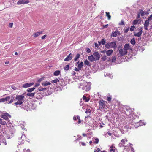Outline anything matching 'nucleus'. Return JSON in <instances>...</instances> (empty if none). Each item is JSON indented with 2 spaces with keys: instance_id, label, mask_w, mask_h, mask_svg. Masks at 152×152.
Instances as JSON below:
<instances>
[{
  "instance_id": "f257e3e1",
  "label": "nucleus",
  "mask_w": 152,
  "mask_h": 152,
  "mask_svg": "<svg viewBox=\"0 0 152 152\" xmlns=\"http://www.w3.org/2000/svg\"><path fill=\"white\" fill-rule=\"evenodd\" d=\"M121 144L125 147L123 150V152H131L132 151L131 147L129 146V143L128 142V140L126 138L122 139L121 140Z\"/></svg>"
},
{
  "instance_id": "338daca9",
  "label": "nucleus",
  "mask_w": 152,
  "mask_h": 152,
  "mask_svg": "<svg viewBox=\"0 0 152 152\" xmlns=\"http://www.w3.org/2000/svg\"><path fill=\"white\" fill-rule=\"evenodd\" d=\"M73 119L74 120H76L77 119V117H75V116H74L73 117Z\"/></svg>"
},
{
  "instance_id": "680f3d73",
  "label": "nucleus",
  "mask_w": 152,
  "mask_h": 152,
  "mask_svg": "<svg viewBox=\"0 0 152 152\" xmlns=\"http://www.w3.org/2000/svg\"><path fill=\"white\" fill-rule=\"evenodd\" d=\"M12 89H13L14 90H16L17 89V88H16V87H15V86H12Z\"/></svg>"
},
{
  "instance_id": "39448f33",
  "label": "nucleus",
  "mask_w": 152,
  "mask_h": 152,
  "mask_svg": "<svg viewBox=\"0 0 152 152\" xmlns=\"http://www.w3.org/2000/svg\"><path fill=\"white\" fill-rule=\"evenodd\" d=\"M105 102L103 100H101L99 101V107L100 109H104L106 106Z\"/></svg>"
},
{
  "instance_id": "09e8293b",
  "label": "nucleus",
  "mask_w": 152,
  "mask_h": 152,
  "mask_svg": "<svg viewBox=\"0 0 152 152\" xmlns=\"http://www.w3.org/2000/svg\"><path fill=\"white\" fill-rule=\"evenodd\" d=\"M99 139L97 138H96L95 139V141L94 142V143L96 144H97L99 142Z\"/></svg>"
},
{
  "instance_id": "13d9d810",
  "label": "nucleus",
  "mask_w": 152,
  "mask_h": 152,
  "mask_svg": "<svg viewBox=\"0 0 152 152\" xmlns=\"http://www.w3.org/2000/svg\"><path fill=\"white\" fill-rule=\"evenodd\" d=\"M95 46L97 48L99 47L97 43H95Z\"/></svg>"
},
{
  "instance_id": "cd10ccee",
  "label": "nucleus",
  "mask_w": 152,
  "mask_h": 152,
  "mask_svg": "<svg viewBox=\"0 0 152 152\" xmlns=\"http://www.w3.org/2000/svg\"><path fill=\"white\" fill-rule=\"evenodd\" d=\"M50 84H51L50 83L47 81L44 82L42 83V85L43 86H47Z\"/></svg>"
},
{
  "instance_id": "2f4dec72",
  "label": "nucleus",
  "mask_w": 152,
  "mask_h": 152,
  "mask_svg": "<svg viewBox=\"0 0 152 152\" xmlns=\"http://www.w3.org/2000/svg\"><path fill=\"white\" fill-rule=\"evenodd\" d=\"M69 65H67L64 67V69L65 70H68L69 69Z\"/></svg>"
},
{
  "instance_id": "9d476101",
  "label": "nucleus",
  "mask_w": 152,
  "mask_h": 152,
  "mask_svg": "<svg viewBox=\"0 0 152 152\" xmlns=\"http://www.w3.org/2000/svg\"><path fill=\"white\" fill-rule=\"evenodd\" d=\"M72 58V55L71 53H70L64 59V61H68L71 60Z\"/></svg>"
},
{
  "instance_id": "0e129e2a",
  "label": "nucleus",
  "mask_w": 152,
  "mask_h": 152,
  "mask_svg": "<svg viewBox=\"0 0 152 152\" xmlns=\"http://www.w3.org/2000/svg\"><path fill=\"white\" fill-rule=\"evenodd\" d=\"M76 72H74V71H73V73H72V75H75V74H76Z\"/></svg>"
},
{
  "instance_id": "4d7b16f0",
  "label": "nucleus",
  "mask_w": 152,
  "mask_h": 152,
  "mask_svg": "<svg viewBox=\"0 0 152 152\" xmlns=\"http://www.w3.org/2000/svg\"><path fill=\"white\" fill-rule=\"evenodd\" d=\"M140 15H141L138 12V14H137V19H140Z\"/></svg>"
},
{
  "instance_id": "dca6fc26",
  "label": "nucleus",
  "mask_w": 152,
  "mask_h": 152,
  "mask_svg": "<svg viewBox=\"0 0 152 152\" xmlns=\"http://www.w3.org/2000/svg\"><path fill=\"white\" fill-rule=\"evenodd\" d=\"M42 32H43L42 31H40L35 32L33 34V35L34 37H36L42 34Z\"/></svg>"
},
{
  "instance_id": "f3484780",
  "label": "nucleus",
  "mask_w": 152,
  "mask_h": 152,
  "mask_svg": "<svg viewBox=\"0 0 152 152\" xmlns=\"http://www.w3.org/2000/svg\"><path fill=\"white\" fill-rule=\"evenodd\" d=\"M112 99V96L110 95L109 94L107 95V100L109 103H110Z\"/></svg>"
},
{
  "instance_id": "c85d7f7f",
  "label": "nucleus",
  "mask_w": 152,
  "mask_h": 152,
  "mask_svg": "<svg viewBox=\"0 0 152 152\" xmlns=\"http://www.w3.org/2000/svg\"><path fill=\"white\" fill-rule=\"evenodd\" d=\"M84 64L85 65H87L88 66H91V64L87 60L85 61Z\"/></svg>"
},
{
  "instance_id": "a211bd4d",
  "label": "nucleus",
  "mask_w": 152,
  "mask_h": 152,
  "mask_svg": "<svg viewBox=\"0 0 152 152\" xmlns=\"http://www.w3.org/2000/svg\"><path fill=\"white\" fill-rule=\"evenodd\" d=\"M116 149L115 148V147L114 146V145H112L110 147V152H115Z\"/></svg>"
},
{
  "instance_id": "393cba45",
  "label": "nucleus",
  "mask_w": 152,
  "mask_h": 152,
  "mask_svg": "<svg viewBox=\"0 0 152 152\" xmlns=\"http://www.w3.org/2000/svg\"><path fill=\"white\" fill-rule=\"evenodd\" d=\"M60 73L61 71L60 70H56L54 72L53 75L55 76H58L60 74Z\"/></svg>"
},
{
  "instance_id": "4468645a",
  "label": "nucleus",
  "mask_w": 152,
  "mask_h": 152,
  "mask_svg": "<svg viewBox=\"0 0 152 152\" xmlns=\"http://www.w3.org/2000/svg\"><path fill=\"white\" fill-rule=\"evenodd\" d=\"M110 45L111 48H115L116 47V42H112L110 43H109Z\"/></svg>"
},
{
  "instance_id": "c756f323",
  "label": "nucleus",
  "mask_w": 152,
  "mask_h": 152,
  "mask_svg": "<svg viewBox=\"0 0 152 152\" xmlns=\"http://www.w3.org/2000/svg\"><path fill=\"white\" fill-rule=\"evenodd\" d=\"M83 100L85 101V102H88L89 100V99L87 98L86 96L84 95L83 97Z\"/></svg>"
},
{
  "instance_id": "69168bd1",
  "label": "nucleus",
  "mask_w": 152,
  "mask_h": 152,
  "mask_svg": "<svg viewBox=\"0 0 152 152\" xmlns=\"http://www.w3.org/2000/svg\"><path fill=\"white\" fill-rule=\"evenodd\" d=\"M107 134H108L109 135V136H111V135H112V133H110V132H107Z\"/></svg>"
},
{
  "instance_id": "7c9ffc66",
  "label": "nucleus",
  "mask_w": 152,
  "mask_h": 152,
  "mask_svg": "<svg viewBox=\"0 0 152 152\" xmlns=\"http://www.w3.org/2000/svg\"><path fill=\"white\" fill-rule=\"evenodd\" d=\"M83 63L82 62H81L80 64H78L77 67L80 69V70H81V68L83 67Z\"/></svg>"
},
{
  "instance_id": "49530a36",
  "label": "nucleus",
  "mask_w": 152,
  "mask_h": 152,
  "mask_svg": "<svg viewBox=\"0 0 152 152\" xmlns=\"http://www.w3.org/2000/svg\"><path fill=\"white\" fill-rule=\"evenodd\" d=\"M77 118L78 120V123L80 124L81 123V120H80V118L79 116H77Z\"/></svg>"
},
{
  "instance_id": "ddd939ff",
  "label": "nucleus",
  "mask_w": 152,
  "mask_h": 152,
  "mask_svg": "<svg viewBox=\"0 0 152 152\" xmlns=\"http://www.w3.org/2000/svg\"><path fill=\"white\" fill-rule=\"evenodd\" d=\"M149 25V20H147L145 22L144 24V27L145 29L146 30H148V27Z\"/></svg>"
},
{
  "instance_id": "f03ea898",
  "label": "nucleus",
  "mask_w": 152,
  "mask_h": 152,
  "mask_svg": "<svg viewBox=\"0 0 152 152\" xmlns=\"http://www.w3.org/2000/svg\"><path fill=\"white\" fill-rule=\"evenodd\" d=\"M79 88H82L83 90H85L86 91H88L90 89V85L88 83L85 81L84 80L80 83Z\"/></svg>"
},
{
  "instance_id": "bf43d9fd",
  "label": "nucleus",
  "mask_w": 152,
  "mask_h": 152,
  "mask_svg": "<svg viewBox=\"0 0 152 152\" xmlns=\"http://www.w3.org/2000/svg\"><path fill=\"white\" fill-rule=\"evenodd\" d=\"M81 143L82 145L83 146H85L86 145V144L84 142H81Z\"/></svg>"
},
{
  "instance_id": "a18cd8bd",
  "label": "nucleus",
  "mask_w": 152,
  "mask_h": 152,
  "mask_svg": "<svg viewBox=\"0 0 152 152\" xmlns=\"http://www.w3.org/2000/svg\"><path fill=\"white\" fill-rule=\"evenodd\" d=\"M107 59V57L106 56H103L101 58V59L103 61H105Z\"/></svg>"
},
{
  "instance_id": "b1692460",
  "label": "nucleus",
  "mask_w": 152,
  "mask_h": 152,
  "mask_svg": "<svg viewBox=\"0 0 152 152\" xmlns=\"http://www.w3.org/2000/svg\"><path fill=\"white\" fill-rule=\"evenodd\" d=\"M46 90V88H38L37 90V92H40V93H42L41 91H44Z\"/></svg>"
},
{
  "instance_id": "58836bf2",
  "label": "nucleus",
  "mask_w": 152,
  "mask_h": 152,
  "mask_svg": "<svg viewBox=\"0 0 152 152\" xmlns=\"http://www.w3.org/2000/svg\"><path fill=\"white\" fill-rule=\"evenodd\" d=\"M5 102L6 103V99L5 98H1L0 99V103Z\"/></svg>"
},
{
  "instance_id": "e2e57ef3",
  "label": "nucleus",
  "mask_w": 152,
  "mask_h": 152,
  "mask_svg": "<svg viewBox=\"0 0 152 152\" xmlns=\"http://www.w3.org/2000/svg\"><path fill=\"white\" fill-rule=\"evenodd\" d=\"M108 26V24H107V25H103V27H104V28H106L107 27V26Z\"/></svg>"
},
{
  "instance_id": "7ed1b4c3",
  "label": "nucleus",
  "mask_w": 152,
  "mask_h": 152,
  "mask_svg": "<svg viewBox=\"0 0 152 152\" xmlns=\"http://www.w3.org/2000/svg\"><path fill=\"white\" fill-rule=\"evenodd\" d=\"M24 98V96L23 95H16L15 99L18 101L15 103V104H21L23 103V100Z\"/></svg>"
},
{
  "instance_id": "603ef678",
  "label": "nucleus",
  "mask_w": 152,
  "mask_h": 152,
  "mask_svg": "<svg viewBox=\"0 0 152 152\" xmlns=\"http://www.w3.org/2000/svg\"><path fill=\"white\" fill-rule=\"evenodd\" d=\"M74 70L76 71H78L80 70L78 68H77V67H75L74 69Z\"/></svg>"
},
{
  "instance_id": "6e6d98bb",
  "label": "nucleus",
  "mask_w": 152,
  "mask_h": 152,
  "mask_svg": "<svg viewBox=\"0 0 152 152\" xmlns=\"http://www.w3.org/2000/svg\"><path fill=\"white\" fill-rule=\"evenodd\" d=\"M13 25V23H10L9 24V26L10 28H12V27Z\"/></svg>"
},
{
  "instance_id": "72a5a7b5",
  "label": "nucleus",
  "mask_w": 152,
  "mask_h": 152,
  "mask_svg": "<svg viewBox=\"0 0 152 152\" xmlns=\"http://www.w3.org/2000/svg\"><path fill=\"white\" fill-rule=\"evenodd\" d=\"M35 88L34 87H33L31 88H28L27 89V91L29 92H31L32 91H33Z\"/></svg>"
},
{
  "instance_id": "052dcab7",
  "label": "nucleus",
  "mask_w": 152,
  "mask_h": 152,
  "mask_svg": "<svg viewBox=\"0 0 152 152\" xmlns=\"http://www.w3.org/2000/svg\"><path fill=\"white\" fill-rule=\"evenodd\" d=\"M87 52L88 53H89L90 52H91V50H90V49H89V48H88L87 50Z\"/></svg>"
},
{
  "instance_id": "f8f14e48",
  "label": "nucleus",
  "mask_w": 152,
  "mask_h": 152,
  "mask_svg": "<svg viewBox=\"0 0 152 152\" xmlns=\"http://www.w3.org/2000/svg\"><path fill=\"white\" fill-rule=\"evenodd\" d=\"M130 48L129 44H126L125 45L123 49L127 53V50H129Z\"/></svg>"
},
{
  "instance_id": "8fccbe9b",
  "label": "nucleus",
  "mask_w": 152,
  "mask_h": 152,
  "mask_svg": "<svg viewBox=\"0 0 152 152\" xmlns=\"http://www.w3.org/2000/svg\"><path fill=\"white\" fill-rule=\"evenodd\" d=\"M119 25H124V22L123 20H121V22L120 23Z\"/></svg>"
},
{
  "instance_id": "412c9836",
  "label": "nucleus",
  "mask_w": 152,
  "mask_h": 152,
  "mask_svg": "<svg viewBox=\"0 0 152 152\" xmlns=\"http://www.w3.org/2000/svg\"><path fill=\"white\" fill-rule=\"evenodd\" d=\"M88 59L91 62H93L94 61H95L93 55L88 56Z\"/></svg>"
},
{
  "instance_id": "e433bc0d",
  "label": "nucleus",
  "mask_w": 152,
  "mask_h": 152,
  "mask_svg": "<svg viewBox=\"0 0 152 152\" xmlns=\"http://www.w3.org/2000/svg\"><path fill=\"white\" fill-rule=\"evenodd\" d=\"M59 82V80L58 78H56L54 80H53L52 81V82L53 83H56L57 82Z\"/></svg>"
},
{
  "instance_id": "c03bdc74",
  "label": "nucleus",
  "mask_w": 152,
  "mask_h": 152,
  "mask_svg": "<svg viewBox=\"0 0 152 152\" xmlns=\"http://www.w3.org/2000/svg\"><path fill=\"white\" fill-rule=\"evenodd\" d=\"M138 20H134L133 21V25H136L138 23Z\"/></svg>"
},
{
  "instance_id": "473e14b6",
  "label": "nucleus",
  "mask_w": 152,
  "mask_h": 152,
  "mask_svg": "<svg viewBox=\"0 0 152 152\" xmlns=\"http://www.w3.org/2000/svg\"><path fill=\"white\" fill-rule=\"evenodd\" d=\"M131 43L133 45H134L136 43V42L135 40V39L134 38H132L130 41Z\"/></svg>"
},
{
  "instance_id": "4be33fe9",
  "label": "nucleus",
  "mask_w": 152,
  "mask_h": 152,
  "mask_svg": "<svg viewBox=\"0 0 152 152\" xmlns=\"http://www.w3.org/2000/svg\"><path fill=\"white\" fill-rule=\"evenodd\" d=\"M113 50L111 49V50H108L107 51H106V54L107 56H109L111 54H112V53H113Z\"/></svg>"
},
{
  "instance_id": "6ab92c4d",
  "label": "nucleus",
  "mask_w": 152,
  "mask_h": 152,
  "mask_svg": "<svg viewBox=\"0 0 152 152\" xmlns=\"http://www.w3.org/2000/svg\"><path fill=\"white\" fill-rule=\"evenodd\" d=\"M33 83H30L29 84L28 83H26L24 84L22 86L23 88H28V87H29L30 86H32L33 85Z\"/></svg>"
},
{
  "instance_id": "0eeeda50",
  "label": "nucleus",
  "mask_w": 152,
  "mask_h": 152,
  "mask_svg": "<svg viewBox=\"0 0 152 152\" xmlns=\"http://www.w3.org/2000/svg\"><path fill=\"white\" fill-rule=\"evenodd\" d=\"M30 1L28 0H19L17 2L18 5L27 4L29 3Z\"/></svg>"
},
{
  "instance_id": "864d4df0",
  "label": "nucleus",
  "mask_w": 152,
  "mask_h": 152,
  "mask_svg": "<svg viewBox=\"0 0 152 152\" xmlns=\"http://www.w3.org/2000/svg\"><path fill=\"white\" fill-rule=\"evenodd\" d=\"M100 150L99 148H97V150H96L94 151V152H99L100 151Z\"/></svg>"
},
{
  "instance_id": "774afa93",
  "label": "nucleus",
  "mask_w": 152,
  "mask_h": 152,
  "mask_svg": "<svg viewBox=\"0 0 152 152\" xmlns=\"http://www.w3.org/2000/svg\"><path fill=\"white\" fill-rule=\"evenodd\" d=\"M39 84H36L35 85V87H37L38 86H39Z\"/></svg>"
},
{
  "instance_id": "ea45409f",
  "label": "nucleus",
  "mask_w": 152,
  "mask_h": 152,
  "mask_svg": "<svg viewBox=\"0 0 152 152\" xmlns=\"http://www.w3.org/2000/svg\"><path fill=\"white\" fill-rule=\"evenodd\" d=\"M116 58L115 56H114L113 57L112 60H111V62H114L116 61Z\"/></svg>"
},
{
  "instance_id": "9b49d317",
  "label": "nucleus",
  "mask_w": 152,
  "mask_h": 152,
  "mask_svg": "<svg viewBox=\"0 0 152 152\" xmlns=\"http://www.w3.org/2000/svg\"><path fill=\"white\" fill-rule=\"evenodd\" d=\"M118 34L120 35V33L119 31L117 30L112 32L111 36L113 37H116Z\"/></svg>"
},
{
  "instance_id": "79ce46f5",
  "label": "nucleus",
  "mask_w": 152,
  "mask_h": 152,
  "mask_svg": "<svg viewBox=\"0 0 152 152\" xmlns=\"http://www.w3.org/2000/svg\"><path fill=\"white\" fill-rule=\"evenodd\" d=\"M120 102L118 101H116L115 103L114 104L115 107L118 106Z\"/></svg>"
},
{
  "instance_id": "5701e85b",
  "label": "nucleus",
  "mask_w": 152,
  "mask_h": 152,
  "mask_svg": "<svg viewBox=\"0 0 152 152\" xmlns=\"http://www.w3.org/2000/svg\"><path fill=\"white\" fill-rule=\"evenodd\" d=\"M141 16H143L146 14V12L145 11H143L142 10H140L139 12Z\"/></svg>"
},
{
  "instance_id": "de8ad7c7",
  "label": "nucleus",
  "mask_w": 152,
  "mask_h": 152,
  "mask_svg": "<svg viewBox=\"0 0 152 152\" xmlns=\"http://www.w3.org/2000/svg\"><path fill=\"white\" fill-rule=\"evenodd\" d=\"M91 112V110L89 109H87L86 110V111H85V113H90Z\"/></svg>"
},
{
  "instance_id": "423d86ee",
  "label": "nucleus",
  "mask_w": 152,
  "mask_h": 152,
  "mask_svg": "<svg viewBox=\"0 0 152 152\" xmlns=\"http://www.w3.org/2000/svg\"><path fill=\"white\" fill-rule=\"evenodd\" d=\"M6 103L8 104H11L14 101L15 99L13 98H12L10 96H7L5 98Z\"/></svg>"
},
{
  "instance_id": "6e6552de",
  "label": "nucleus",
  "mask_w": 152,
  "mask_h": 152,
  "mask_svg": "<svg viewBox=\"0 0 152 152\" xmlns=\"http://www.w3.org/2000/svg\"><path fill=\"white\" fill-rule=\"evenodd\" d=\"M93 56L95 61L99 60L100 58V56L98 52H94L93 53Z\"/></svg>"
},
{
  "instance_id": "1a4fd4ad",
  "label": "nucleus",
  "mask_w": 152,
  "mask_h": 152,
  "mask_svg": "<svg viewBox=\"0 0 152 152\" xmlns=\"http://www.w3.org/2000/svg\"><path fill=\"white\" fill-rule=\"evenodd\" d=\"M119 52L120 56H123L127 54V53L122 48L120 49L119 51Z\"/></svg>"
},
{
  "instance_id": "3c124183",
  "label": "nucleus",
  "mask_w": 152,
  "mask_h": 152,
  "mask_svg": "<svg viewBox=\"0 0 152 152\" xmlns=\"http://www.w3.org/2000/svg\"><path fill=\"white\" fill-rule=\"evenodd\" d=\"M149 20V21L150 20H152V15H151L149 17L148 19Z\"/></svg>"
},
{
  "instance_id": "5fc2aeb1",
  "label": "nucleus",
  "mask_w": 152,
  "mask_h": 152,
  "mask_svg": "<svg viewBox=\"0 0 152 152\" xmlns=\"http://www.w3.org/2000/svg\"><path fill=\"white\" fill-rule=\"evenodd\" d=\"M47 37V35L46 34H45L44 35H43V36H42L41 37V39H44L46 37Z\"/></svg>"
},
{
  "instance_id": "c9c22d12",
  "label": "nucleus",
  "mask_w": 152,
  "mask_h": 152,
  "mask_svg": "<svg viewBox=\"0 0 152 152\" xmlns=\"http://www.w3.org/2000/svg\"><path fill=\"white\" fill-rule=\"evenodd\" d=\"M106 16L108 17V19L110 20L111 19V16L110 15V13L108 12H106Z\"/></svg>"
},
{
  "instance_id": "20e7f679",
  "label": "nucleus",
  "mask_w": 152,
  "mask_h": 152,
  "mask_svg": "<svg viewBox=\"0 0 152 152\" xmlns=\"http://www.w3.org/2000/svg\"><path fill=\"white\" fill-rule=\"evenodd\" d=\"M1 117L4 119L7 120V122L10 123V121L9 119V118H10L11 117V116L8 113H6L1 115Z\"/></svg>"
},
{
  "instance_id": "f704fd0d",
  "label": "nucleus",
  "mask_w": 152,
  "mask_h": 152,
  "mask_svg": "<svg viewBox=\"0 0 152 152\" xmlns=\"http://www.w3.org/2000/svg\"><path fill=\"white\" fill-rule=\"evenodd\" d=\"M80 54L79 53L77 54L76 55V56L74 58V61H76L77 60V59L80 58Z\"/></svg>"
},
{
  "instance_id": "2eb2a0df",
  "label": "nucleus",
  "mask_w": 152,
  "mask_h": 152,
  "mask_svg": "<svg viewBox=\"0 0 152 152\" xmlns=\"http://www.w3.org/2000/svg\"><path fill=\"white\" fill-rule=\"evenodd\" d=\"M142 30L141 28L139 29V32L137 33H134V35L135 36H137L138 37H140L142 33Z\"/></svg>"
},
{
  "instance_id": "a19ab883",
  "label": "nucleus",
  "mask_w": 152,
  "mask_h": 152,
  "mask_svg": "<svg viewBox=\"0 0 152 152\" xmlns=\"http://www.w3.org/2000/svg\"><path fill=\"white\" fill-rule=\"evenodd\" d=\"M135 28V26L134 25L132 26H131L130 28V31H133Z\"/></svg>"
},
{
  "instance_id": "37998d69",
  "label": "nucleus",
  "mask_w": 152,
  "mask_h": 152,
  "mask_svg": "<svg viewBox=\"0 0 152 152\" xmlns=\"http://www.w3.org/2000/svg\"><path fill=\"white\" fill-rule=\"evenodd\" d=\"M102 44V45H104L105 44L106 42L105 39H102L101 41Z\"/></svg>"
},
{
  "instance_id": "bb28decb",
  "label": "nucleus",
  "mask_w": 152,
  "mask_h": 152,
  "mask_svg": "<svg viewBox=\"0 0 152 152\" xmlns=\"http://www.w3.org/2000/svg\"><path fill=\"white\" fill-rule=\"evenodd\" d=\"M0 124L3 125H7L6 122L0 118Z\"/></svg>"
},
{
  "instance_id": "4c0bfd02",
  "label": "nucleus",
  "mask_w": 152,
  "mask_h": 152,
  "mask_svg": "<svg viewBox=\"0 0 152 152\" xmlns=\"http://www.w3.org/2000/svg\"><path fill=\"white\" fill-rule=\"evenodd\" d=\"M105 47L107 49H109L110 48V45L109 43H108L106 44L105 45Z\"/></svg>"
},
{
  "instance_id": "aec40b11",
  "label": "nucleus",
  "mask_w": 152,
  "mask_h": 152,
  "mask_svg": "<svg viewBox=\"0 0 152 152\" xmlns=\"http://www.w3.org/2000/svg\"><path fill=\"white\" fill-rule=\"evenodd\" d=\"M21 139L23 140H25L26 141L28 142L30 141L28 139L27 137H26L25 135L24 134L22 135L21 137Z\"/></svg>"
},
{
  "instance_id": "a878e982",
  "label": "nucleus",
  "mask_w": 152,
  "mask_h": 152,
  "mask_svg": "<svg viewBox=\"0 0 152 152\" xmlns=\"http://www.w3.org/2000/svg\"><path fill=\"white\" fill-rule=\"evenodd\" d=\"M35 93L37 94V92L35 93H31L29 92L27 94V95L28 96L33 97L34 96Z\"/></svg>"
}]
</instances>
